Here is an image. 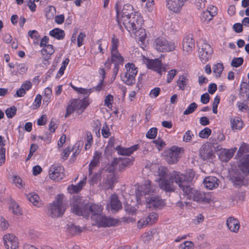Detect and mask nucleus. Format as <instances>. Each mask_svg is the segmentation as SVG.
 <instances>
[{"mask_svg":"<svg viewBox=\"0 0 249 249\" xmlns=\"http://www.w3.org/2000/svg\"><path fill=\"white\" fill-rule=\"evenodd\" d=\"M67 226V229L72 234H76L78 232H81L82 231L81 228L79 226H76L72 224L71 225H68Z\"/></svg>","mask_w":249,"mask_h":249,"instance_id":"obj_40","label":"nucleus"},{"mask_svg":"<svg viewBox=\"0 0 249 249\" xmlns=\"http://www.w3.org/2000/svg\"><path fill=\"white\" fill-rule=\"evenodd\" d=\"M177 71L175 69L171 70L168 72L167 77V82L168 83H170L172 82V81L177 74Z\"/></svg>","mask_w":249,"mask_h":249,"instance_id":"obj_46","label":"nucleus"},{"mask_svg":"<svg viewBox=\"0 0 249 249\" xmlns=\"http://www.w3.org/2000/svg\"><path fill=\"white\" fill-rule=\"evenodd\" d=\"M145 198L148 208L160 209L164 205V201L158 196L152 195Z\"/></svg>","mask_w":249,"mask_h":249,"instance_id":"obj_16","label":"nucleus"},{"mask_svg":"<svg viewBox=\"0 0 249 249\" xmlns=\"http://www.w3.org/2000/svg\"><path fill=\"white\" fill-rule=\"evenodd\" d=\"M154 46L158 51L160 52L173 51L176 47L174 43L169 42L162 37H159L155 39Z\"/></svg>","mask_w":249,"mask_h":249,"instance_id":"obj_8","label":"nucleus"},{"mask_svg":"<svg viewBox=\"0 0 249 249\" xmlns=\"http://www.w3.org/2000/svg\"><path fill=\"white\" fill-rule=\"evenodd\" d=\"M203 182L207 188L212 190L218 186L219 180L215 177L209 176L204 179Z\"/></svg>","mask_w":249,"mask_h":249,"instance_id":"obj_26","label":"nucleus"},{"mask_svg":"<svg viewBox=\"0 0 249 249\" xmlns=\"http://www.w3.org/2000/svg\"><path fill=\"white\" fill-rule=\"evenodd\" d=\"M27 198L34 205L38 207L41 206V203L40 201V198L37 194L30 193L27 196Z\"/></svg>","mask_w":249,"mask_h":249,"instance_id":"obj_32","label":"nucleus"},{"mask_svg":"<svg viewBox=\"0 0 249 249\" xmlns=\"http://www.w3.org/2000/svg\"><path fill=\"white\" fill-rule=\"evenodd\" d=\"M101 175L99 173H95L93 177L89 180V182L91 185H94L97 183L99 178L100 177Z\"/></svg>","mask_w":249,"mask_h":249,"instance_id":"obj_59","label":"nucleus"},{"mask_svg":"<svg viewBox=\"0 0 249 249\" xmlns=\"http://www.w3.org/2000/svg\"><path fill=\"white\" fill-rule=\"evenodd\" d=\"M49 40L47 36H43L40 40L39 46L42 47L41 53L43 59L47 61L51 58V56L54 53L53 46L51 44H47Z\"/></svg>","mask_w":249,"mask_h":249,"instance_id":"obj_9","label":"nucleus"},{"mask_svg":"<svg viewBox=\"0 0 249 249\" xmlns=\"http://www.w3.org/2000/svg\"><path fill=\"white\" fill-rule=\"evenodd\" d=\"M189 75L185 73L179 76L177 84L180 90H184L189 84Z\"/></svg>","mask_w":249,"mask_h":249,"instance_id":"obj_25","label":"nucleus"},{"mask_svg":"<svg viewBox=\"0 0 249 249\" xmlns=\"http://www.w3.org/2000/svg\"><path fill=\"white\" fill-rule=\"evenodd\" d=\"M133 33L136 34L137 39L143 43L146 36L145 30L141 27V28L138 29L136 32Z\"/></svg>","mask_w":249,"mask_h":249,"instance_id":"obj_36","label":"nucleus"},{"mask_svg":"<svg viewBox=\"0 0 249 249\" xmlns=\"http://www.w3.org/2000/svg\"><path fill=\"white\" fill-rule=\"evenodd\" d=\"M195 177V172L192 170H190L187 173V175L181 174L180 172L173 171V174L171 177L175 178L178 181V185L181 190L185 188H190L191 181Z\"/></svg>","mask_w":249,"mask_h":249,"instance_id":"obj_5","label":"nucleus"},{"mask_svg":"<svg viewBox=\"0 0 249 249\" xmlns=\"http://www.w3.org/2000/svg\"><path fill=\"white\" fill-rule=\"evenodd\" d=\"M230 122L232 130H240L243 127V122L242 119L238 117L231 118Z\"/></svg>","mask_w":249,"mask_h":249,"instance_id":"obj_29","label":"nucleus"},{"mask_svg":"<svg viewBox=\"0 0 249 249\" xmlns=\"http://www.w3.org/2000/svg\"><path fill=\"white\" fill-rule=\"evenodd\" d=\"M64 171V168L62 166L55 163L50 168L49 177L54 181H59L65 177Z\"/></svg>","mask_w":249,"mask_h":249,"instance_id":"obj_14","label":"nucleus"},{"mask_svg":"<svg viewBox=\"0 0 249 249\" xmlns=\"http://www.w3.org/2000/svg\"><path fill=\"white\" fill-rule=\"evenodd\" d=\"M115 9L116 11V20L118 22V24L121 30L123 29V27L122 25V21L124 19V17H128L131 16V14H134L132 13L133 7L129 4H124L120 12L119 9L117 6V4L115 5Z\"/></svg>","mask_w":249,"mask_h":249,"instance_id":"obj_12","label":"nucleus"},{"mask_svg":"<svg viewBox=\"0 0 249 249\" xmlns=\"http://www.w3.org/2000/svg\"><path fill=\"white\" fill-rule=\"evenodd\" d=\"M224 69L223 65L222 63H218L213 66V71L215 73L216 77H219Z\"/></svg>","mask_w":249,"mask_h":249,"instance_id":"obj_38","label":"nucleus"},{"mask_svg":"<svg viewBox=\"0 0 249 249\" xmlns=\"http://www.w3.org/2000/svg\"><path fill=\"white\" fill-rule=\"evenodd\" d=\"M70 205L72 213L86 218L90 216L96 221L99 227L116 226L119 222L117 219L101 214L103 208L101 206L88 203L78 195L73 196Z\"/></svg>","mask_w":249,"mask_h":249,"instance_id":"obj_1","label":"nucleus"},{"mask_svg":"<svg viewBox=\"0 0 249 249\" xmlns=\"http://www.w3.org/2000/svg\"><path fill=\"white\" fill-rule=\"evenodd\" d=\"M63 196L62 195H57L55 200L50 205L49 215L53 218L62 216L64 214L66 208L63 204Z\"/></svg>","mask_w":249,"mask_h":249,"instance_id":"obj_7","label":"nucleus"},{"mask_svg":"<svg viewBox=\"0 0 249 249\" xmlns=\"http://www.w3.org/2000/svg\"><path fill=\"white\" fill-rule=\"evenodd\" d=\"M200 100L202 103L204 104H207L210 100V95L207 93L203 94L201 96Z\"/></svg>","mask_w":249,"mask_h":249,"instance_id":"obj_61","label":"nucleus"},{"mask_svg":"<svg viewBox=\"0 0 249 249\" xmlns=\"http://www.w3.org/2000/svg\"><path fill=\"white\" fill-rule=\"evenodd\" d=\"M115 170L113 168H106L105 172L106 174V177L103 181V187L104 189H112L114 188V184L118 181L117 177L114 174Z\"/></svg>","mask_w":249,"mask_h":249,"instance_id":"obj_13","label":"nucleus"},{"mask_svg":"<svg viewBox=\"0 0 249 249\" xmlns=\"http://www.w3.org/2000/svg\"><path fill=\"white\" fill-rule=\"evenodd\" d=\"M239 167L243 174H249V154L245 155L240 159Z\"/></svg>","mask_w":249,"mask_h":249,"instance_id":"obj_21","label":"nucleus"},{"mask_svg":"<svg viewBox=\"0 0 249 249\" xmlns=\"http://www.w3.org/2000/svg\"><path fill=\"white\" fill-rule=\"evenodd\" d=\"M194 245L192 241H185L180 245L179 249H193Z\"/></svg>","mask_w":249,"mask_h":249,"instance_id":"obj_45","label":"nucleus"},{"mask_svg":"<svg viewBox=\"0 0 249 249\" xmlns=\"http://www.w3.org/2000/svg\"><path fill=\"white\" fill-rule=\"evenodd\" d=\"M110 206L112 210L116 212L122 208L121 202L119 200L116 194L112 195L110 198Z\"/></svg>","mask_w":249,"mask_h":249,"instance_id":"obj_27","label":"nucleus"},{"mask_svg":"<svg viewBox=\"0 0 249 249\" xmlns=\"http://www.w3.org/2000/svg\"><path fill=\"white\" fill-rule=\"evenodd\" d=\"M47 121V116L46 115H42L40 118H39L37 121V124L38 125H43L46 124Z\"/></svg>","mask_w":249,"mask_h":249,"instance_id":"obj_64","label":"nucleus"},{"mask_svg":"<svg viewBox=\"0 0 249 249\" xmlns=\"http://www.w3.org/2000/svg\"><path fill=\"white\" fill-rule=\"evenodd\" d=\"M153 142L155 144L159 150H161L165 145V142L159 137L157 140H154Z\"/></svg>","mask_w":249,"mask_h":249,"instance_id":"obj_47","label":"nucleus"},{"mask_svg":"<svg viewBox=\"0 0 249 249\" xmlns=\"http://www.w3.org/2000/svg\"><path fill=\"white\" fill-rule=\"evenodd\" d=\"M101 131L102 135L104 138H107L109 136L110 134L109 129L108 127L106 124L104 125Z\"/></svg>","mask_w":249,"mask_h":249,"instance_id":"obj_54","label":"nucleus"},{"mask_svg":"<svg viewBox=\"0 0 249 249\" xmlns=\"http://www.w3.org/2000/svg\"><path fill=\"white\" fill-rule=\"evenodd\" d=\"M13 180L18 188H20L23 187V185L22 184V180L18 176H14Z\"/></svg>","mask_w":249,"mask_h":249,"instance_id":"obj_52","label":"nucleus"},{"mask_svg":"<svg viewBox=\"0 0 249 249\" xmlns=\"http://www.w3.org/2000/svg\"><path fill=\"white\" fill-rule=\"evenodd\" d=\"M226 224L229 229L232 232H237L240 228L239 221L233 217L228 218Z\"/></svg>","mask_w":249,"mask_h":249,"instance_id":"obj_23","label":"nucleus"},{"mask_svg":"<svg viewBox=\"0 0 249 249\" xmlns=\"http://www.w3.org/2000/svg\"><path fill=\"white\" fill-rule=\"evenodd\" d=\"M235 151L233 149H229L220 154V156L222 160L228 161L234 155Z\"/></svg>","mask_w":249,"mask_h":249,"instance_id":"obj_35","label":"nucleus"},{"mask_svg":"<svg viewBox=\"0 0 249 249\" xmlns=\"http://www.w3.org/2000/svg\"><path fill=\"white\" fill-rule=\"evenodd\" d=\"M86 135L87 143H86L85 146V149L86 150L89 149L91 146L92 143H93L92 136L91 133L89 131L87 132Z\"/></svg>","mask_w":249,"mask_h":249,"instance_id":"obj_41","label":"nucleus"},{"mask_svg":"<svg viewBox=\"0 0 249 249\" xmlns=\"http://www.w3.org/2000/svg\"><path fill=\"white\" fill-rule=\"evenodd\" d=\"M9 224L5 219L0 216V230H5L8 227Z\"/></svg>","mask_w":249,"mask_h":249,"instance_id":"obj_51","label":"nucleus"},{"mask_svg":"<svg viewBox=\"0 0 249 249\" xmlns=\"http://www.w3.org/2000/svg\"><path fill=\"white\" fill-rule=\"evenodd\" d=\"M28 36L34 40L37 39L39 38V35L36 30H30L28 32Z\"/></svg>","mask_w":249,"mask_h":249,"instance_id":"obj_56","label":"nucleus"},{"mask_svg":"<svg viewBox=\"0 0 249 249\" xmlns=\"http://www.w3.org/2000/svg\"><path fill=\"white\" fill-rule=\"evenodd\" d=\"M158 129L156 127L150 128L146 134V137L149 139H154L157 135Z\"/></svg>","mask_w":249,"mask_h":249,"instance_id":"obj_44","label":"nucleus"},{"mask_svg":"<svg viewBox=\"0 0 249 249\" xmlns=\"http://www.w3.org/2000/svg\"><path fill=\"white\" fill-rule=\"evenodd\" d=\"M158 176L160 177V181L164 178H169L170 173H168L167 168L164 166H160L158 170Z\"/></svg>","mask_w":249,"mask_h":249,"instance_id":"obj_37","label":"nucleus"},{"mask_svg":"<svg viewBox=\"0 0 249 249\" xmlns=\"http://www.w3.org/2000/svg\"><path fill=\"white\" fill-rule=\"evenodd\" d=\"M199 156L204 160L214 157L212 146L209 144H203L199 150Z\"/></svg>","mask_w":249,"mask_h":249,"instance_id":"obj_17","label":"nucleus"},{"mask_svg":"<svg viewBox=\"0 0 249 249\" xmlns=\"http://www.w3.org/2000/svg\"><path fill=\"white\" fill-rule=\"evenodd\" d=\"M158 218V214L155 213H150L145 220H143V224H148V226L155 223Z\"/></svg>","mask_w":249,"mask_h":249,"instance_id":"obj_33","label":"nucleus"},{"mask_svg":"<svg viewBox=\"0 0 249 249\" xmlns=\"http://www.w3.org/2000/svg\"><path fill=\"white\" fill-rule=\"evenodd\" d=\"M49 35L58 40H62L64 38L65 34L63 30L54 28L50 31Z\"/></svg>","mask_w":249,"mask_h":249,"instance_id":"obj_30","label":"nucleus"},{"mask_svg":"<svg viewBox=\"0 0 249 249\" xmlns=\"http://www.w3.org/2000/svg\"><path fill=\"white\" fill-rule=\"evenodd\" d=\"M42 96L40 94H37L35 98L34 105L36 108H38L41 104Z\"/></svg>","mask_w":249,"mask_h":249,"instance_id":"obj_62","label":"nucleus"},{"mask_svg":"<svg viewBox=\"0 0 249 249\" xmlns=\"http://www.w3.org/2000/svg\"><path fill=\"white\" fill-rule=\"evenodd\" d=\"M244 62V59L242 57L234 58L231 62V65L233 67L237 68L241 66Z\"/></svg>","mask_w":249,"mask_h":249,"instance_id":"obj_42","label":"nucleus"},{"mask_svg":"<svg viewBox=\"0 0 249 249\" xmlns=\"http://www.w3.org/2000/svg\"><path fill=\"white\" fill-rule=\"evenodd\" d=\"M113 100V96L110 94H108L105 99V105L111 109L112 107V102Z\"/></svg>","mask_w":249,"mask_h":249,"instance_id":"obj_48","label":"nucleus"},{"mask_svg":"<svg viewBox=\"0 0 249 249\" xmlns=\"http://www.w3.org/2000/svg\"><path fill=\"white\" fill-rule=\"evenodd\" d=\"M249 152V145L243 143L238 149V153H243Z\"/></svg>","mask_w":249,"mask_h":249,"instance_id":"obj_50","label":"nucleus"},{"mask_svg":"<svg viewBox=\"0 0 249 249\" xmlns=\"http://www.w3.org/2000/svg\"><path fill=\"white\" fill-rule=\"evenodd\" d=\"M68 189L70 193H78L81 190L79 187H78L77 185H74L73 184L70 185L68 187Z\"/></svg>","mask_w":249,"mask_h":249,"instance_id":"obj_60","label":"nucleus"},{"mask_svg":"<svg viewBox=\"0 0 249 249\" xmlns=\"http://www.w3.org/2000/svg\"><path fill=\"white\" fill-rule=\"evenodd\" d=\"M3 241L7 249H18V238L12 234H5Z\"/></svg>","mask_w":249,"mask_h":249,"instance_id":"obj_19","label":"nucleus"},{"mask_svg":"<svg viewBox=\"0 0 249 249\" xmlns=\"http://www.w3.org/2000/svg\"><path fill=\"white\" fill-rule=\"evenodd\" d=\"M212 11L207 10L202 13L200 17L201 20L202 22H209L211 20L213 17L216 14V7L213 6L210 8Z\"/></svg>","mask_w":249,"mask_h":249,"instance_id":"obj_24","label":"nucleus"},{"mask_svg":"<svg viewBox=\"0 0 249 249\" xmlns=\"http://www.w3.org/2000/svg\"><path fill=\"white\" fill-rule=\"evenodd\" d=\"M124 19L122 21V25L129 32L132 31L136 32L138 29L141 28L142 24V17L138 14H131L129 17H124Z\"/></svg>","mask_w":249,"mask_h":249,"instance_id":"obj_3","label":"nucleus"},{"mask_svg":"<svg viewBox=\"0 0 249 249\" xmlns=\"http://www.w3.org/2000/svg\"><path fill=\"white\" fill-rule=\"evenodd\" d=\"M182 190L184 194L190 200L202 203H209L211 201V199L209 197V195L196 190L192 187L185 188V189H183Z\"/></svg>","mask_w":249,"mask_h":249,"instance_id":"obj_4","label":"nucleus"},{"mask_svg":"<svg viewBox=\"0 0 249 249\" xmlns=\"http://www.w3.org/2000/svg\"><path fill=\"white\" fill-rule=\"evenodd\" d=\"M126 71L121 76V79L126 85L132 86L135 83V77L138 73V69L132 63H128L125 65Z\"/></svg>","mask_w":249,"mask_h":249,"instance_id":"obj_6","label":"nucleus"},{"mask_svg":"<svg viewBox=\"0 0 249 249\" xmlns=\"http://www.w3.org/2000/svg\"><path fill=\"white\" fill-rule=\"evenodd\" d=\"M231 178V181L233 183V184L237 187H239L244 184V177L242 175H234Z\"/></svg>","mask_w":249,"mask_h":249,"instance_id":"obj_34","label":"nucleus"},{"mask_svg":"<svg viewBox=\"0 0 249 249\" xmlns=\"http://www.w3.org/2000/svg\"><path fill=\"white\" fill-rule=\"evenodd\" d=\"M211 130L209 128H205L200 131L199 136L203 139L208 138L211 135Z\"/></svg>","mask_w":249,"mask_h":249,"instance_id":"obj_43","label":"nucleus"},{"mask_svg":"<svg viewBox=\"0 0 249 249\" xmlns=\"http://www.w3.org/2000/svg\"><path fill=\"white\" fill-rule=\"evenodd\" d=\"M161 61L159 59L148 60L147 66L149 69H152L158 72L161 71Z\"/></svg>","mask_w":249,"mask_h":249,"instance_id":"obj_28","label":"nucleus"},{"mask_svg":"<svg viewBox=\"0 0 249 249\" xmlns=\"http://www.w3.org/2000/svg\"><path fill=\"white\" fill-rule=\"evenodd\" d=\"M193 134L190 130L187 131L184 135L183 140L185 142H189L191 139Z\"/></svg>","mask_w":249,"mask_h":249,"instance_id":"obj_58","label":"nucleus"},{"mask_svg":"<svg viewBox=\"0 0 249 249\" xmlns=\"http://www.w3.org/2000/svg\"><path fill=\"white\" fill-rule=\"evenodd\" d=\"M38 148V145L35 143H32L30 147V150L29 152V154L26 160H28L33 156L34 153L37 150Z\"/></svg>","mask_w":249,"mask_h":249,"instance_id":"obj_49","label":"nucleus"},{"mask_svg":"<svg viewBox=\"0 0 249 249\" xmlns=\"http://www.w3.org/2000/svg\"><path fill=\"white\" fill-rule=\"evenodd\" d=\"M199 48V56L202 63H205L212 57L213 50L207 41L202 40Z\"/></svg>","mask_w":249,"mask_h":249,"instance_id":"obj_10","label":"nucleus"},{"mask_svg":"<svg viewBox=\"0 0 249 249\" xmlns=\"http://www.w3.org/2000/svg\"><path fill=\"white\" fill-rule=\"evenodd\" d=\"M86 37V34L84 32H81L77 37V46L80 47L83 45V41Z\"/></svg>","mask_w":249,"mask_h":249,"instance_id":"obj_53","label":"nucleus"},{"mask_svg":"<svg viewBox=\"0 0 249 249\" xmlns=\"http://www.w3.org/2000/svg\"><path fill=\"white\" fill-rule=\"evenodd\" d=\"M93 91V89H86L82 88H80L79 90H78V93L80 94H82L84 95H87L88 97L89 95Z\"/></svg>","mask_w":249,"mask_h":249,"instance_id":"obj_57","label":"nucleus"},{"mask_svg":"<svg viewBox=\"0 0 249 249\" xmlns=\"http://www.w3.org/2000/svg\"><path fill=\"white\" fill-rule=\"evenodd\" d=\"M173 174V171L170 173L168 178L161 179L160 182V187L166 192H172L175 191L174 182L178 184V181L175 178L171 177Z\"/></svg>","mask_w":249,"mask_h":249,"instance_id":"obj_15","label":"nucleus"},{"mask_svg":"<svg viewBox=\"0 0 249 249\" xmlns=\"http://www.w3.org/2000/svg\"><path fill=\"white\" fill-rule=\"evenodd\" d=\"M195 43L192 34L186 36L182 41V48L184 52L187 53H191L195 49Z\"/></svg>","mask_w":249,"mask_h":249,"instance_id":"obj_18","label":"nucleus"},{"mask_svg":"<svg viewBox=\"0 0 249 249\" xmlns=\"http://www.w3.org/2000/svg\"><path fill=\"white\" fill-rule=\"evenodd\" d=\"M139 147V144H135L129 148H123L120 146L116 147V150L119 155L123 156H129Z\"/></svg>","mask_w":249,"mask_h":249,"instance_id":"obj_22","label":"nucleus"},{"mask_svg":"<svg viewBox=\"0 0 249 249\" xmlns=\"http://www.w3.org/2000/svg\"><path fill=\"white\" fill-rule=\"evenodd\" d=\"M119 45V39L114 36L111 38V58H108L105 63V67L110 69L111 63L121 64L124 63V58L118 50Z\"/></svg>","mask_w":249,"mask_h":249,"instance_id":"obj_2","label":"nucleus"},{"mask_svg":"<svg viewBox=\"0 0 249 249\" xmlns=\"http://www.w3.org/2000/svg\"><path fill=\"white\" fill-rule=\"evenodd\" d=\"M166 2L167 8L176 13L179 12L184 4L182 0H166Z\"/></svg>","mask_w":249,"mask_h":249,"instance_id":"obj_20","label":"nucleus"},{"mask_svg":"<svg viewBox=\"0 0 249 249\" xmlns=\"http://www.w3.org/2000/svg\"><path fill=\"white\" fill-rule=\"evenodd\" d=\"M160 91V88H155L151 90L150 95L152 97L156 98L159 95Z\"/></svg>","mask_w":249,"mask_h":249,"instance_id":"obj_63","label":"nucleus"},{"mask_svg":"<svg viewBox=\"0 0 249 249\" xmlns=\"http://www.w3.org/2000/svg\"><path fill=\"white\" fill-rule=\"evenodd\" d=\"M78 102L79 104L80 105L81 108H83L84 109L88 107V106L90 104V100L88 97H86L84 98L83 99L80 101L78 100H74L73 102L72 103V104L74 103V104H77Z\"/></svg>","mask_w":249,"mask_h":249,"instance_id":"obj_39","label":"nucleus"},{"mask_svg":"<svg viewBox=\"0 0 249 249\" xmlns=\"http://www.w3.org/2000/svg\"><path fill=\"white\" fill-rule=\"evenodd\" d=\"M157 187L151 184V182L147 180L144 185L143 193L145 195H153V194L156 191Z\"/></svg>","mask_w":249,"mask_h":249,"instance_id":"obj_31","label":"nucleus"},{"mask_svg":"<svg viewBox=\"0 0 249 249\" xmlns=\"http://www.w3.org/2000/svg\"><path fill=\"white\" fill-rule=\"evenodd\" d=\"M5 149L3 147L0 148V165H1L5 162Z\"/></svg>","mask_w":249,"mask_h":249,"instance_id":"obj_55","label":"nucleus"},{"mask_svg":"<svg viewBox=\"0 0 249 249\" xmlns=\"http://www.w3.org/2000/svg\"><path fill=\"white\" fill-rule=\"evenodd\" d=\"M184 151L182 147L177 146H172L166 155V160L169 164L176 163L178 159L181 157V154Z\"/></svg>","mask_w":249,"mask_h":249,"instance_id":"obj_11","label":"nucleus"}]
</instances>
